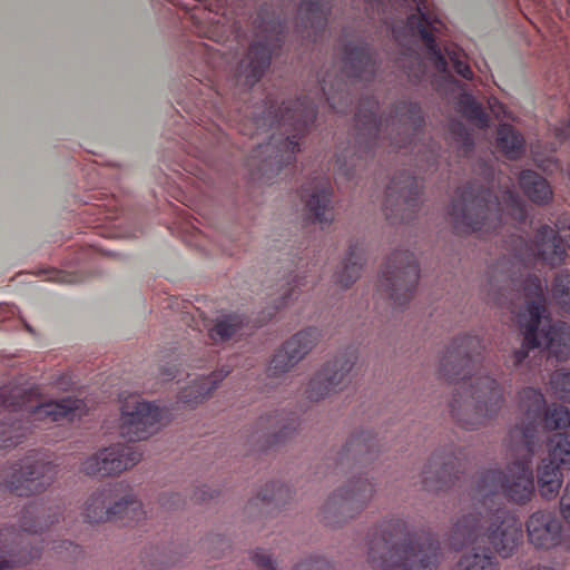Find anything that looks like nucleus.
<instances>
[{"mask_svg":"<svg viewBox=\"0 0 570 570\" xmlns=\"http://www.w3.org/2000/svg\"><path fill=\"white\" fill-rule=\"evenodd\" d=\"M0 403L10 413L8 422H0V448L14 446L24 436L28 428L23 425L22 417L35 426L38 423L72 421L80 416L83 406L82 401L71 397L42 402L36 390L20 386H3Z\"/></svg>","mask_w":570,"mask_h":570,"instance_id":"nucleus-5","label":"nucleus"},{"mask_svg":"<svg viewBox=\"0 0 570 570\" xmlns=\"http://www.w3.org/2000/svg\"><path fill=\"white\" fill-rule=\"evenodd\" d=\"M453 533L463 544H489L502 558L512 556L523 540L521 521L501 508L464 515L454 525Z\"/></svg>","mask_w":570,"mask_h":570,"instance_id":"nucleus-8","label":"nucleus"},{"mask_svg":"<svg viewBox=\"0 0 570 570\" xmlns=\"http://www.w3.org/2000/svg\"><path fill=\"white\" fill-rule=\"evenodd\" d=\"M256 553H259V558H258V559H259L261 561H263V560H264L263 556H267V557L271 559L269 554H268V553H266L264 550H256V551L253 553V556H252V559H253L254 563H255L257 567H259L262 570H266V568H264L262 564H258V563H257V561L255 560V558H254V557H255V554H256Z\"/></svg>","mask_w":570,"mask_h":570,"instance_id":"nucleus-52","label":"nucleus"},{"mask_svg":"<svg viewBox=\"0 0 570 570\" xmlns=\"http://www.w3.org/2000/svg\"><path fill=\"white\" fill-rule=\"evenodd\" d=\"M448 462H443L441 466V456L433 454L429 463L422 472V483L428 491H441L449 488L452 482L451 478L446 476Z\"/></svg>","mask_w":570,"mask_h":570,"instance_id":"nucleus-31","label":"nucleus"},{"mask_svg":"<svg viewBox=\"0 0 570 570\" xmlns=\"http://www.w3.org/2000/svg\"><path fill=\"white\" fill-rule=\"evenodd\" d=\"M307 4V7L305 8V10L307 11H313L314 10V7H316V4H318L320 2H305Z\"/></svg>","mask_w":570,"mask_h":570,"instance_id":"nucleus-55","label":"nucleus"},{"mask_svg":"<svg viewBox=\"0 0 570 570\" xmlns=\"http://www.w3.org/2000/svg\"><path fill=\"white\" fill-rule=\"evenodd\" d=\"M560 513L570 527V484H567L560 499Z\"/></svg>","mask_w":570,"mask_h":570,"instance_id":"nucleus-46","label":"nucleus"},{"mask_svg":"<svg viewBox=\"0 0 570 570\" xmlns=\"http://www.w3.org/2000/svg\"><path fill=\"white\" fill-rule=\"evenodd\" d=\"M397 148H402L404 145L401 144V141L399 140H395V142H393Z\"/></svg>","mask_w":570,"mask_h":570,"instance_id":"nucleus-57","label":"nucleus"},{"mask_svg":"<svg viewBox=\"0 0 570 570\" xmlns=\"http://www.w3.org/2000/svg\"><path fill=\"white\" fill-rule=\"evenodd\" d=\"M498 147L510 159H517L524 150L523 138L509 125L498 129Z\"/></svg>","mask_w":570,"mask_h":570,"instance_id":"nucleus-33","label":"nucleus"},{"mask_svg":"<svg viewBox=\"0 0 570 570\" xmlns=\"http://www.w3.org/2000/svg\"><path fill=\"white\" fill-rule=\"evenodd\" d=\"M450 215L460 232L490 234L511 225L514 228L525 222V204L510 186L491 199L488 189L470 185L458 190Z\"/></svg>","mask_w":570,"mask_h":570,"instance_id":"nucleus-4","label":"nucleus"},{"mask_svg":"<svg viewBox=\"0 0 570 570\" xmlns=\"http://www.w3.org/2000/svg\"><path fill=\"white\" fill-rule=\"evenodd\" d=\"M336 163L338 165V173H341L345 176H350V173L347 170H345V168H344L345 165L341 164V158H337Z\"/></svg>","mask_w":570,"mask_h":570,"instance_id":"nucleus-54","label":"nucleus"},{"mask_svg":"<svg viewBox=\"0 0 570 570\" xmlns=\"http://www.w3.org/2000/svg\"><path fill=\"white\" fill-rule=\"evenodd\" d=\"M362 261L363 256L360 246H351L342 269L336 274V282L343 287H348L353 284L361 275Z\"/></svg>","mask_w":570,"mask_h":570,"instance_id":"nucleus-32","label":"nucleus"},{"mask_svg":"<svg viewBox=\"0 0 570 570\" xmlns=\"http://www.w3.org/2000/svg\"><path fill=\"white\" fill-rule=\"evenodd\" d=\"M321 333L309 327L293 335L273 356L268 371L272 375H279L302 361L318 343Z\"/></svg>","mask_w":570,"mask_h":570,"instance_id":"nucleus-20","label":"nucleus"},{"mask_svg":"<svg viewBox=\"0 0 570 570\" xmlns=\"http://www.w3.org/2000/svg\"><path fill=\"white\" fill-rule=\"evenodd\" d=\"M255 560L262 564L266 570H276L273 560L267 556H263L264 560L261 561L259 553L255 554ZM294 570H327V564L321 559H309L296 566Z\"/></svg>","mask_w":570,"mask_h":570,"instance_id":"nucleus-42","label":"nucleus"},{"mask_svg":"<svg viewBox=\"0 0 570 570\" xmlns=\"http://www.w3.org/2000/svg\"><path fill=\"white\" fill-rule=\"evenodd\" d=\"M458 141H460L462 144V147H463V151L464 153H468L471 150L472 148V145H473V141H472V138L470 136V134L466 131V130H461L458 135Z\"/></svg>","mask_w":570,"mask_h":570,"instance_id":"nucleus-49","label":"nucleus"},{"mask_svg":"<svg viewBox=\"0 0 570 570\" xmlns=\"http://www.w3.org/2000/svg\"><path fill=\"white\" fill-rule=\"evenodd\" d=\"M368 562L379 570H436L440 544L426 533L411 534L402 519L384 520L368 542Z\"/></svg>","mask_w":570,"mask_h":570,"instance_id":"nucleus-2","label":"nucleus"},{"mask_svg":"<svg viewBox=\"0 0 570 570\" xmlns=\"http://www.w3.org/2000/svg\"><path fill=\"white\" fill-rule=\"evenodd\" d=\"M376 108H377V104L372 101L370 115L367 116V115L363 114L362 109H360L357 112V119H358V122L368 131L375 130V132L381 134L383 130L382 129L383 124H382L381 119H377L376 112L373 110Z\"/></svg>","mask_w":570,"mask_h":570,"instance_id":"nucleus-43","label":"nucleus"},{"mask_svg":"<svg viewBox=\"0 0 570 570\" xmlns=\"http://www.w3.org/2000/svg\"><path fill=\"white\" fill-rule=\"evenodd\" d=\"M374 492L375 485L367 476L351 479L328 497L324 507L325 518L330 520L332 514L342 519L354 518L366 508Z\"/></svg>","mask_w":570,"mask_h":570,"instance_id":"nucleus-15","label":"nucleus"},{"mask_svg":"<svg viewBox=\"0 0 570 570\" xmlns=\"http://www.w3.org/2000/svg\"><path fill=\"white\" fill-rule=\"evenodd\" d=\"M538 489L542 498L553 499L558 495L563 482V474L559 465L542 460L537 470Z\"/></svg>","mask_w":570,"mask_h":570,"instance_id":"nucleus-29","label":"nucleus"},{"mask_svg":"<svg viewBox=\"0 0 570 570\" xmlns=\"http://www.w3.org/2000/svg\"><path fill=\"white\" fill-rule=\"evenodd\" d=\"M527 391H533L538 394H540L543 399V404L541 405L540 407V416H539V421L538 423L535 422V438H534V451L537 450L538 448V443H539V428L541 425L542 422H544V426L548 429V430H567L570 428V411L568 407L563 406V405H559V404H553L551 406H549L548 409H546V399L543 396V394L539 391V390H535V389H532V387H527V389H523L520 393H519V409L520 411L523 413V419H522V422L521 424H515L512 429H522L524 430L525 428H528L530 424H531V417L529 415V409L533 410L534 409V403H533V400L529 396H525V392Z\"/></svg>","mask_w":570,"mask_h":570,"instance_id":"nucleus-19","label":"nucleus"},{"mask_svg":"<svg viewBox=\"0 0 570 570\" xmlns=\"http://www.w3.org/2000/svg\"><path fill=\"white\" fill-rule=\"evenodd\" d=\"M140 460L141 452L137 446L118 443L87 458L81 464V471L92 476L116 475L131 469Z\"/></svg>","mask_w":570,"mask_h":570,"instance_id":"nucleus-16","label":"nucleus"},{"mask_svg":"<svg viewBox=\"0 0 570 570\" xmlns=\"http://www.w3.org/2000/svg\"><path fill=\"white\" fill-rule=\"evenodd\" d=\"M569 176H570V171H569Z\"/></svg>","mask_w":570,"mask_h":570,"instance_id":"nucleus-58","label":"nucleus"},{"mask_svg":"<svg viewBox=\"0 0 570 570\" xmlns=\"http://www.w3.org/2000/svg\"><path fill=\"white\" fill-rule=\"evenodd\" d=\"M550 383L559 399L570 402V371L563 368L556 371Z\"/></svg>","mask_w":570,"mask_h":570,"instance_id":"nucleus-41","label":"nucleus"},{"mask_svg":"<svg viewBox=\"0 0 570 570\" xmlns=\"http://www.w3.org/2000/svg\"><path fill=\"white\" fill-rule=\"evenodd\" d=\"M552 296L561 308L570 314V275L562 274L556 277Z\"/></svg>","mask_w":570,"mask_h":570,"instance_id":"nucleus-38","label":"nucleus"},{"mask_svg":"<svg viewBox=\"0 0 570 570\" xmlns=\"http://www.w3.org/2000/svg\"><path fill=\"white\" fill-rule=\"evenodd\" d=\"M296 426V421L293 417L289 419L284 412H275L258 419L257 433L266 438L268 443H277L294 431Z\"/></svg>","mask_w":570,"mask_h":570,"instance_id":"nucleus-24","label":"nucleus"},{"mask_svg":"<svg viewBox=\"0 0 570 570\" xmlns=\"http://www.w3.org/2000/svg\"><path fill=\"white\" fill-rule=\"evenodd\" d=\"M264 31L267 33L250 46L247 57L239 62L237 68L236 76L245 86H253L262 78L269 66L274 50L282 40L281 32H274V29Z\"/></svg>","mask_w":570,"mask_h":570,"instance_id":"nucleus-18","label":"nucleus"},{"mask_svg":"<svg viewBox=\"0 0 570 570\" xmlns=\"http://www.w3.org/2000/svg\"><path fill=\"white\" fill-rule=\"evenodd\" d=\"M39 515V507L29 505L20 518L21 531H17L14 528H6L0 531V570L27 564L39 556L38 550H26V544L31 542L29 537L38 534L39 531L56 521L52 519L55 514L48 515L50 521L46 520L43 523H39V528H37L33 522Z\"/></svg>","mask_w":570,"mask_h":570,"instance_id":"nucleus-11","label":"nucleus"},{"mask_svg":"<svg viewBox=\"0 0 570 570\" xmlns=\"http://www.w3.org/2000/svg\"><path fill=\"white\" fill-rule=\"evenodd\" d=\"M509 247L512 258L501 262L498 267L513 285L519 284L517 272H521L522 267L537 261L554 267L560 265L567 255L563 239L548 225L540 227L534 240L530 243L521 236L512 235Z\"/></svg>","mask_w":570,"mask_h":570,"instance_id":"nucleus-9","label":"nucleus"},{"mask_svg":"<svg viewBox=\"0 0 570 570\" xmlns=\"http://www.w3.org/2000/svg\"><path fill=\"white\" fill-rule=\"evenodd\" d=\"M557 136L564 138V139H570V122L567 126H564L563 128L559 129V131L557 132Z\"/></svg>","mask_w":570,"mask_h":570,"instance_id":"nucleus-53","label":"nucleus"},{"mask_svg":"<svg viewBox=\"0 0 570 570\" xmlns=\"http://www.w3.org/2000/svg\"><path fill=\"white\" fill-rule=\"evenodd\" d=\"M51 279H53L56 282H61V283H72L73 282V279H71L69 276L61 274V273H55V277H51Z\"/></svg>","mask_w":570,"mask_h":570,"instance_id":"nucleus-51","label":"nucleus"},{"mask_svg":"<svg viewBox=\"0 0 570 570\" xmlns=\"http://www.w3.org/2000/svg\"><path fill=\"white\" fill-rule=\"evenodd\" d=\"M262 500L263 501H272V500H274V495L273 497H268L266 494H263Z\"/></svg>","mask_w":570,"mask_h":570,"instance_id":"nucleus-56","label":"nucleus"},{"mask_svg":"<svg viewBox=\"0 0 570 570\" xmlns=\"http://www.w3.org/2000/svg\"><path fill=\"white\" fill-rule=\"evenodd\" d=\"M302 197L315 223L330 224L334 219L332 205V187L327 178H317L308 183L302 190Z\"/></svg>","mask_w":570,"mask_h":570,"instance_id":"nucleus-23","label":"nucleus"},{"mask_svg":"<svg viewBox=\"0 0 570 570\" xmlns=\"http://www.w3.org/2000/svg\"><path fill=\"white\" fill-rule=\"evenodd\" d=\"M229 370H219L213 372L206 377H200L191 386L181 392L180 400L183 403L193 405L205 400L228 374Z\"/></svg>","mask_w":570,"mask_h":570,"instance_id":"nucleus-26","label":"nucleus"},{"mask_svg":"<svg viewBox=\"0 0 570 570\" xmlns=\"http://www.w3.org/2000/svg\"><path fill=\"white\" fill-rule=\"evenodd\" d=\"M489 105H490V108H491V111L492 114L497 117V118H500V117H505V108L504 106L499 102L497 99H492L489 101Z\"/></svg>","mask_w":570,"mask_h":570,"instance_id":"nucleus-50","label":"nucleus"},{"mask_svg":"<svg viewBox=\"0 0 570 570\" xmlns=\"http://www.w3.org/2000/svg\"><path fill=\"white\" fill-rule=\"evenodd\" d=\"M220 4L222 2H209L208 8H196V11L190 14V18L197 26L199 33L214 39L215 41H219L223 28L225 27L223 22L225 18L215 11L222 9Z\"/></svg>","mask_w":570,"mask_h":570,"instance_id":"nucleus-25","label":"nucleus"},{"mask_svg":"<svg viewBox=\"0 0 570 570\" xmlns=\"http://www.w3.org/2000/svg\"><path fill=\"white\" fill-rule=\"evenodd\" d=\"M244 318L237 314L223 316L209 328L208 335L214 343H225L243 335Z\"/></svg>","mask_w":570,"mask_h":570,"instance_id":"nucleus-30","label":"nucleus"},{"mask_svg":"<svg viewBox=\"0 0 570 570\" xmlns=\"http://www.w3.org/2000/svg\"><path fill=\"white\" fill-rule=\"evenodd\" d=\"M417 4V12L411 14L406 19V26L411 30L412 33L419 35L422 40L425 43V47L429 51L430 59L433 61L435 68L440 72H445L448 67V61L445 56L442 53L441 49L439 48L434 32H439L442 22L434 18L430 19L426 17V14L423 12V9H426L425 3L426 2H416Z\"/></svg>","mask_w":570,"mask_h":570,"instance_id":"nucleus-21","label":"nucleus"},{"mask_svg":"<svg viewBox=\"0 0 570 570\" xmlns=\"http://www.w3.org/2000/svg\"><path fill=\"white\" fill-rule=\"evenodd\" d=\"M308 284L306 276L295 275L288 283V288L283 292L281 295L279 303L277 307L285 306L292 296L295 294L296 288L305 287Z\"/></svg>","mask_w":570,"mask_h":570,"instance_id":"nucleus-44","label":"nucleus"},{"mask_svg":"<svg viewBox=\"0 0 570 570\" xmlns=\"http://www.w3.org/2000/svg\"><path fill=\"white\" fill-rule=\"evenodd\" d=\"M481 350L479 337H460L446 348L440 364V374L459 385L450 404L451 413L466 430L483 424L504 403L503 387L480 363Z\"/></svg>","mask_w":570,"mask_h":570,"instance_id":"nucleus-1","label":"nucleus"},{"mask_svg":"<svg viewBox=\"0 0 570 570\" xmlns=\"http://www.w3.org/2000/svg\"><path fill=\"white\" fill-rule=\"evenodd\" d=\"M47 546L49 547L50 546V549L58 552V553H62L63 551H67V552H70V554H77L78 551H79V547L73 544L72 542L70 541H52L50 543H47Z\"/></svg>","mask_w":570,"mask_h":570,"instance_id":"nucleus-47","label":"nucleus"},{"mask_svg":"<svg viewBox=\"0 0 570 570\" xmlns=\"http://www.w3.org/2000/svg\"><path fill=\"white\" fill-rule=\"evenodd\" d=\"M355 361V353L348 351L326 363L309 381L305 391L307 399L318 401L332 392L342 390L350 382V373Z\"/></svg>","mask_w":570,"mask_h":570,"instance_id":"nucleus-17","label":"nucleus"},{"mask_svg":"<svg viewBox=\"0 0 570 570\" xmlns=\"http://www.w3.org/2000/svg\"><path fill=\"white\" fill-rule=\"evenodd\" d=\"M397 194L399 198L403 199L406 205H412L414 197L419 195L417 181L414 177L407 176L404 180L393 179L387 187V196L393 197Z\"/></svg>","mask_w":570,"mask_h":570,"instance_id":"nucleus-36","label":"nucleus"},{"mask_svg":"<svg viewBox=\"0 0 570 570\" xmlns=\"http://www.w3.org/2000/svg\"><path fill=\"white\" fill-rule=\"evenodd\" d=\"M519 184L528 198L538 205L548 204L552 199L553 191L548 181L532 170H523Z\"/></svg>","mask_w":570,"mask_h":570,"instance_id":"nucleus-27","label":"nucleus"},{"mask_svg":"<svg viewBox=\"0 0 570 570\" xmlns=\"http://www.w3.org/2000/svg\"><path fill=\"white\" fill-rule=\"evenodd\" d=\"M419 281V267L413 254L399 250L389 258L382 272L381 286L396 304L403 305L412 295Z\"/></svg>","mask_w":570,"mask_h":570,"instance_id":"nucleus-14","label":"nucleus"},{"mask_svg":"<svg viewBox=\"0 0 570 570\" xmlns=\"http://www.w3.org/2000/svg\"><path fill=\"white\" fill-rule=\"evenodd\" d=\"M372 436L367 432L353 435L343 449V456L361 455L368 453L372 448Z\"/></svg>","mask_w":570,"mask_h":570,"instance_id":"nucleus-40","label":"nucleus"},{"mask_svg":"<svg viewBox=\"0 0 570 570\" xmlns=\"http://www.w3.org/2000/svg\"><path fill=\"white\" fill-rule=\"evenodd\" d=\"M459 570H499V566L488 553L471 552L461 558Z\"/></svg>","mask_w":570,"mask_h":570,"instance_id":"nucleus-37","label":"nucleus"},{"mask_svg":"<svg viewBox=\"0 0 570 570\" xmlns=\"http://www.w3.org/2000/svg\"><path fill=\"white\" fill-rule=\"evenodd\" d=\"M404 108H405V106L400 108V110L397 111V115L400 114V119H399L400 122H402L403 125H407V124L416 125V124L422 122L421 110L416 105H410L406 108L407 112H409L407 116H405V114L403 112Z\"/></svg>","mask_w":570,"mask_h":570,"instance_id":"nucleus-45","label":"nucleus"},{"mask_svg":"<svg viewBox=\"0 0 570 570\" xmlns=\"http://www.w3.org/2000/svg\"><path fill=\"white\" fill-rule=\"evenodd\" d=\"M525 396L533 400L534 409H529L531 424L522 429H511L509 432V449L514 461L507 466L505 473L498 470H489L483 473L478 482L476 491L488 499L489 495L501 492L509 501L518 504L529 502L534 495V479L531 460L534 451L535 422L539 421V410L543 404L540 394L527 391ZM487 504L484 501L483 505Z\"/></svg>","mask_w":570,"mask_h":570,"instance_id":"nucleus-3","label":"nucleus"},{"mask_svg":"<svg viewBox=\"0 0 570 570\" xmlns=\"http://www.w3.org/2000/svg\"><path fill=\"white\" fill-rule=\"evenodd\" d=\"M445 53L458 75L464 79H472L473 72L465 61V55L456 45H449L445 47Z\"/></svg>","mask_w":570,"mask_h":570,"instance_id":"nucleus-39","label":"nucleus"},{"mask_svg":"<svg viewBox=\"0 0 570 570\" xmlns=\"http://www.w3.org/2000/svg\"><path fill=\"white\" fill-rule=\"evenodd\" d=\"M525 305L518 315V323L523 335L522 347L514 353V364H521L530 350L542 347L548 357L567 361L570 357V325L558 322L549 328L539 330L543 323H550L546 308L547 284L537 276H529L522 285Z\"/></svg>","mask_w":570,"mask_h":570,"instance_id":"nucleus-6","label":"nucleus"},{"mask_svg":"<svg viewBox=\"0 0 570 570\" xmlns=\"http://www.w3.org/2000/svg\"><path fill=\"white\" fill-rule=\"evenodd\" d=\"M56 474V466L50 462L28 456L0 468V488L19 497H29L49 487Z\"/></svg>","mask_w":570,"mask_h":570,"instance_id":"nucleus-12","label":"nucleus"},{"mask_svg":"<svg viewBox=\"0 0 570 570\" xmlns=\"http://www.w3.org/2000/svg\"><path fill=\"white\" fill-rule=\"evenodd\" d=\"M124 484L116 482L94 491L83 505V517L89 523L120 521L124 525H132L146 517L142 504L132 494L118 499Z\"/></svg>","mask_w":570,"mask_h":570,"instance_id":"nucleus-10","label":"nucleus"},{"mask_svg":"<svg viewBox=\"0 0 570 570\" xmlns=\"http://www.w3.org/2000/svg\"><path fill=\"white\" fill-rule=\"evenodd\" d=\"M163 420L160 407L139 395H130L121 405L120 434L130 442L145 440L159 430Z\"/></svg>","mask_w":570,"mask_h":570,"instance_id":"nucleus-13","label":"nucleus"},{"mask_svg":"<svg viewBox=\"0 0 570 570\" xmlns=\"http://www.w3.org/2000/svg\"><path fill=\"white\" fill-rule=\"evenodd\" d=\"M458 105L462 115L478 127L485 128L488 126V116L482 106L471 95H462Z\"/></svg>","mask_w":570,"mask_h":570,"instance_id":"nucleus-35","label":"nucleus"},{"mask_svg":"<svg viewBox=\"0 0 570 570\" xmlns=\"http://www.w3.org/2000/svg\"><path fill=\"white\" fill-rule=\"evenodd\" d=\"M440 456H441V465L443 464V462H448L449 465H448V472L445 473V475L449 478H451V482L453 483V480L454 479H458V475L454 473V470H455V465H454V461H458V458H449V456H445L444 454L442 453H438Z\"/></svg>","mask_w":570,"mask_h":570,"instance_id":"nucleus-48","label":"nucleus"},{"mask_svg":"<svg viewBox=\"0 0 570 570\" xmlns=\"http://www.w3.org/2000/svg\"><path fill=\"white\" fill-rule=\"evenodd\" d=\"M530 542L540 549H551L562 541V525L554 513L537 511L527 521Z\"/></svg>","mask_w":570,"mask_h":570,"instance_id":"nucleus-22","label":"nucleus"},{"mask_svg":"<svg viewBox=\"0 0 570 570\" xmlns=\"http://www.w3.org/2000/svg\"><path fill=\"white\" fill-rule=\"evenodd\" d=\"M547 460L561 469L570 468V435L557 433L550 438Z\"/></svg>","mask_w":570,"mask_h":570,"instance_id":"nucleus-34","label":"nucleus"},{"mask_svg":"<svg viewBox=\"0 0 570 570\" xmlns=\"http://www.w3.org/2000/svg\"><path fill=\"white\" fill-rule=\"evenodd\" d=\"M316 117L315 106L308 101L295 100L284 108L274 110L273 106L252 121L257 130H263L268 124L269 129H276L269 141L259 146V155L265 154V161L272 170H279L283 165L295 161V155L299 150L298 138L314 122Z\"/></svg>","mask_w":570,"mask_h":570,"instance_id":"nucleus-7","label":"nucleus"},{"mask_svg":"<svg viewBox=\"0 0 570 570\" xmlns=\"http://www.w3.org/2000/svg\"><path fill=\"white\" fill-rule=\"evenodd\" d=\"M344 60L347 77L367 80L375 70V63L368 50L364 47L350 48Z\"/></svg>","mask_w":570,"mask_h":570,"instance_id":"nucleus-28","label":"nucleus"}]
</instances>
